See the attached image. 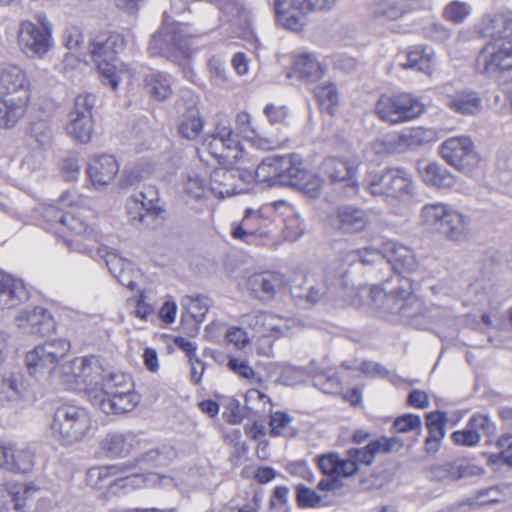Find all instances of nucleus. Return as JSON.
Listing matches in <instances>:
<instances>
[{"mask_svg":"<svg viewBox=\"0 0 512 512\" xmlns=\"http://www.w3.org/2000/svg\"><path fill=\"white\" fill-rule=\"evenodd\" d=\"M481 38H490L476 58V69L489 79H497L512 69V10L486 14L475 27Z\"/></svg>","mask_w":512,"mask_h":512,"instance_id":"nucleus-1","label":"nucleus"},{"mask_svg":"<svg viewBox=\"0 0 512 512\" xmlns=\"http://www.w3.org/2000/svg\"><path fill=\"white\" fill-rule=\"evenodd\" d=\"M31 85L18 66L0 67V128H14L24 117L31 99Z\"/></svg>","mask_w":512,"mask_h":512,"instance_id":"nucleus-2","label":"nucleus"},{"mask_svg":"<svg viewBox=\"0 0 512 512\" xmlns=\"http://www.w3.org/2000/svg\"><path fill=\"white\" fill-rule=\"evenodd\" d=\"M199 33L193 31L187 24L170 22L168 12L163 13V25L152 36L148 52L152 56H163L174 59L177 52L181 56H189L192 39L198 37Z\"/></svg>","mask_w":512,"mask_h":512,"instance_id":"nucleus-3","label":"nucleus"},{"mask_svg":"<svg viewBox=\"0 0 512 512\" xmlns=\"http://www.w3.org/2000/svg\"><path fill=\"white\" fill-rule=\"evenodd\" d=\"M421 217L427 229L440 232L452 241H464L471 227V218L467 214L443 202L423 206Z\"/></svg>","mask_w":512,"mask_h":512,"instance_id":"nucleus-4","label":"nucleus"},{"mask_svg":"<svg viewBox=\"0 0 512 512\" xmlns=\"http://www.w3.org/2000/svg\"><path fill=\"white\" fill-rule=\"evenodd\" d=\"M125 45L123 35L118 32L109 33L106 37H97L90 44V52L97 64L100 80L113 89L119 87L123 73L117 55L125 50Z\"/></svg>","mask_w":512,"mask_h":512,"instance_id":"nucleus-5","label":"nucleus"},{"mask_svg":"<svg viewBox=\"0 0 512 512\" xmlns=\"http://www.w3.org/2000/svg\"><path fill=\"white\" fill-rule=\"evenodd\" d=\"M134 384L125 373H110L99 394L93 396V404L105 414H122L133 410L139 396L133 392Z\"/></svg>","mask_w":512,"mask_h":512,"instance_id":"nucleus-6","label":"nucleus"},{"mask_svg":"<svg viewBox=\"0 0 512 512\" xmlns=\"http://www.w3.org/2000/svg\"><path fill=\"white\" fill-rule=\"evenodd\" d=\"M91 425L85 408L64 404L55 410L51 430L60 443L69 446L85 439Z\"/></svg>","mask_w":512,"mask_h":512,"instance_id":"nucleus-7","label":"nucleus"},{"mask_svg":"<svg viewBox=\"0 0 512 512\" xmlns=\"http://www.w3.org/2000/svg\"><path fill=\"white\" fill-rule=\"evenodd\" d=\"M70 344L63 338L47 341L29 350L25 355V365L31 377L49 379L55 377L60 361L68 354Z\"/></svg>","mask_w":512,"mask_h":512,"instance_id":"nucleus-8","label":"nucleus"},{"mask_svg":"<svg viewBox=\"0 0 512 512\" xmlns=\"http://www.w3.org/2000/svg\"><path fill=\"white\" fill-rule=\"evenodd\" d=\"M424 111V104L410 93L382 94L375 105L378 117L391 124L412 121Z\"/></svg>","mask_w":512,"mask_h":512,"instance_id":"nucleus-9","label":"nucleus"},{"mask_svg":"<svg viewBox=\"0 0 512 512\" xmlns=\"http://www.w3.org/2000/svg\"><path fill=\"white\" fill-rule=\"evenodd\" d=\"M337 0H274L277 21L284 27L298 31L304 25V16L313 10H329Z\"/></svg>","mask_w":512,"mask_h":512,"instance_id":"nucleus-10","label":"nucleus"},{"mask_svg":"<svg viewBox=\"0 0 512 512\" xmlns=\"http://www.w3.org/2000/svg\"><path fill=\"white\" fill-rule=\"evenodd\" d=\"M279 185H292L315 197L319 194L321 180L305 168L297 154H286L280 156Z\"/></svg>","mask_w":512,"mask_h":512,"instance_id":"nucleus-11","label":"nucleus"},{"mask_svg":"<svg viewBox=\"0 0 512 512\" xmlns=\"http://www.w3.org/2000/svg\"><path fill=\"white\" fill-rule=\"evenodd\" d=\"M372 195H384L393 199H404L413 194V178L407 169L387 168L369 182Z\"/></svg>","mask_w":512,"mask_h":512,"instance_id":"nucleus-12","label":"nucleus"},{"mask_svg":"<svg viewBox=\"0 0 512 512\" xmlns=\"http://www.w3.org/2000/svg\"><path fill=\"white\" fill-rule=\"evenodd\" d=\"M95 94L82 93L74 99L73 110L69 112L66 129L69 135L79 142H89L94 130L92 109L95 106Z\"/></svg>","mask_w":512,"mask_h":512,"instance_id":"nucleus-13","label":"nucleus"},{"mask_svg":"<svg viewBox=\"0 0 512 512\" xmlns=\"http://www.w3.org/2000/svg\"><path fill=\"white\" fill-rule=\"evenodd\" d=\"M158 201L154 188L138 192L127 199V211L133 224L155 229L162 223V210L155 204Z\"/></svg>","mask_w":512,"mask_h":512,"instance_id":"nucleus-14","label":"nucleus"},{"mask_svg":"<svg viewBox=\"0 0 512 512\" xmlns=\"http://www.w3.org/2000/svg\"><path fill=\"white\" fill-rule=\"evenodd\" d=\"M440 153L447 164L457 170L470 172L478 165L480 158L468 136H455L442 142Z\"/></svg>","mask_w":512,"mask_h":512,"instance_id":"nucleus-15","label":"nucleus"},{"mask_svg":"<svg viewBox=\"0 0 512 512\" xmlns=\"http://www.w3.org/2000/svg\"><path fill=\"white\" fill-rule=\"evenodd\" d=\"M321 171L332 184H342L345 195L358 194V163L354 160L327 157L322 162Z\"/></svg>","mask_w":512,"mask_h":512,"instance_id":"nucleus-16","label":"nucleus"},{"mask_svg":"<svg viewBox=\"0 0 512 512\" xmlns=\"http://www.w3.org/2000/svg\"><path fill=\"white\" fill-rule=\"evenodd\" d=\"M18 42L28 57L42 58L50 50L53 39L45 30H39L35 22L23 21L19 27Z\"/></svg>","mask_w":512,"mask_h":512,"instance_id":"nucleus-17","label":"nucleus"},{"mask_svg":"<svg viewBox=\"0 0 512 512\" xmlns=\"http://www.w3.org/2000/svg\"><path fill=\"white\" fill-rule=\"evenodd\" d=\"M377 256H384L386 263L392 266L396 278L401 279L402 272H411L417 267V258L413 249L396 241L383 242L379 251H371Z\"/></svg>","mask_w":512,"mask_h":512,"instance_id":"nucleus-18","label":"nucleus"},{"mask_svg":"<svg viewBox=\"0 0 512 512\" xmlns=\"http://www.w3.org/2000/svg\"><path fill=\"white\" fill-rule=\"evenodd\" d=\"M16 323L20 330L38 337L49 336L56 328L55 318L43 307L19 313Z\"/></svg>","mask_w":512,"mask_h":512,"instance_id":"nucleus-19","label":"nucleus"},{"mask_svg":"<svg viewBox=\"0 0 512 512\" xmlns=\"http://www.w3.org/2000/svg\"><path fill=\"white\" fill-rule=\"evenodd\" d=\"M93 258L103 260L110 274L124 288H138L134 279V266L130 261L119 257L116 253L108 252L107 248H97Z\"/></svg>","mask_w":512,"mask_h":512,"instance_id":"nucleus-20","label":"nucleus"},{"mask_svg":"<svg viewBox=\"0 0 512 512\" xmlns=\"http://www.w3.org/2000/svg\"><path fill=\"white\" fill-rule=\"evenodd\" d=\"M497 431V426L488 415L474 414L467 422L464 430L452 433V439L455 444L462 446H474L481 440V433L493 435Z\"/></svg>","mask_w":512,"mask_h":512,"instance_id":"nucleus-21","label":"nucleus"},{"mask_svg":"<svg viewBox=\"0 0 512 512\" xmlns=\"http://www.w3.org/2000/svg\"><path fill=\"white\" fill-rule=\"evenodd\" d=\"M35 464L34 452L29 448H16L15 445L0 442V467L14 473H29Z\"/></svg>","mask_w":512,"mask_h":512,"instance_id":"nucleus-22","label":"nucleus"},{"mask_svg":"<svg viewBox=\"0 0 512 512\" xmlns=\"http://www.w3.org/2000/svg\"><path fill=\"white\" fill-rule=\"evenodd\" d=\"M403 442L398 437H381L376 440H372L371 443L367 444L363 448H353L347 451V456L352 457L358 464L370 465L373 463L377 453H387L401 449Z\"/></svg>","mask_w":512,"mask_h":512,"instance_id":"nucleus-23","label":"nucleus"},{"mask_svg":"<svg viewBox=\"0 0 512 512\" xmlns=\"http://www.w3.org/2000/svg\"><path fill=\"white\" fill-rule=\"evenodd\" d=\"M88 177L95 188L105 187L119 172V163L110 154H101L88 164Z\"/></svg>","mask_w":512,"mask_h":512,"instance_id":"nucleus-24","label":"nucleus"},{"mask_svg":"<svg viewBox=\"0 0 512 512\" xmlns=\"http://www.w3.org/2000/svg\"><path fill=\"white\" fill-rule=\"evenodd\" d=\"M134 443V433L112 431L104 435L99 446L108 457H125L131 452Z\"/></svg>","mask_w":512,"mask_h":512,"instance_id":"nucleus-25","label":"nucleus"},{"mask_svg":"<svg viewBox=\"0 0 512 512\" xmlns=\"http://www.w3.org/2000/svg\"><path fill=\"white\" fill-rule=\"evenodd\" d=\"M243 187L235 182L234 168H218L210 175L209 191L218 197L242 194Z\"/></svg>","mask_w":512,"mask_h":512,"instance_id":"nucleus-26","label":"nucleus"},{"mask_svg":"<svg viewBox=\"0 0 512 512\" xmlns=\"http://www.w3.org/2000/svg\"><path fill=\"white\" fill-rule=\"evenodd\" d=\"M109 376L104 375V370L95 356L84 358V372L82 375L83 389L93 403V396L100 393L104 381Z\"/></svg>","mask_w":512,"mask_h":512,"instance_id":"nucleus-27","label":"nucleus"},{"mask_svg":"<svg viewBox=\"0 0 512 512\" xmlns=\"http://www.w3.org/2000/svg\"><path fill=\"white\" fill-rule=\"evenodd\" d=\"M446 106L461 115H477L482 110V99L476 91L462 90L446 98Z\"/></svg>","mask_w":512,"mask_h":512,"instance_id":"nucleus-28","label":"nucleus"},{"mask_svg":"<svg viewBox=\"0 0 512 512\" xmlns=\"http://www.w3.org/2000/svg\"><path fill=\"white\" fill-rule=\"evenodd\" d=\"M27 386L20 373L0 375V403H18L25 397Z\"/></svg>","mask_w":512,"mask_h":512,"instance_id":"nucleus-29","label":"nucleus"},{"mask_svg":"<svg viewBox=\"0 0 512 512\" xmlns=\"http://www.w3.org/2000/svg\"><path fill=\"white\" fill-rule=\"evenodd\" d=\"M338 229L343 232H358L366 227L369 218L363 208L342 205L337 208Z\"/></svg>","mask_w":512,"mask_h":512,"instance_id":"nucleus-30","label":"nucleus"},{"mask_svg":"<svg viewBox=\"0 0 512 512\" xmlns=\"http://www.w3.org/2000/svg\"><path fill=\"white\" fill-rule=\"evenodd\" d=\"M418 170L422 179L430 187L451 188L455 184V176L443 165L436 162L418 163Z\"/></svg>","mask_w":512,"mask_h":512,"instance_id":"nucleus-31","label":"nucleus"},{"mask_svg":"<svg viewBox=\"0 0 512 512\" xmlns=\"http://www.w3.org/2000/svg\"><path fill=\"white\" fill-rule=\"evenodd\" d=\"M203 130V120L200 112L194 102L190 100L187 106L179 117L178 133L188 140H194Z\"/></svg>","mask_w":512,"mask_h":512,"instance_id":"nucleus-32","label":"nucleus"},{"mask_svg":"<svg viewBox=\"0 0 512 512\" xmlns=\"http://www.w3.org/2000/svg\"><path fill=\"white\" fill-rule=\"evenodd\" d=\"M207 148L213 157L217 158L221 164H234L243 155V147L239 136L232 130L230 135L220 143L219 148L221 151H213V141H208Z\"/></svg>","mask_w":512,"mask_h":512,"instance_id":"nucleus-33","label":"nucleus"},{"mask_svg":"<svg viewBox=\"0 0 512 512\" xmlns=\"http://www.w3.org/2000/svg\"><path fill=\"white\" fill-rule=\"evenodd\" d=\"M26 491L20 485L0 484V512H24Z\"/></svg>","mask_w":512,"mask_h":512,"instance_id":"nucleus-34","label":"nucleus"},{"mask_svg":"<svg viewBox=\"0 0 512 512\" xmlns=\"http://www.w3.org/2000/svg\"><path fill=\"white\" fill-rule=\"evenodd\" d=\"M293 68L302 80L314 82L322 78L323 66L313 54H302L295 58Z\"/></svg>","mask_w":512,"mask_h":512,"instance_id":"nucleus-35","label":"nucleus"},{"mask_svg":"<svg viewBox=\"0 0 512 512\" xmlns=\"http://www.w3.org/2000/svg\"><path fill=\"white\" fill-rule=\"evenodd\" d=\"M475 467L462 464L460 462H447L436 464L430 468V478L432 480L452 479L458 480L462 477L470 476L474 473Z\"/></svg>","mask_w":512,"mask_h":512,"instance_id":"nucleus-36","label":"nucleus"},{"mask_svg":"<svg viewBox=\"0 0 512 512\" xmlns=\"http://www.w3.org/2000/svg\"><path fill=\"white\" fill-rule=\"evenodd\" d=\"M144 87L155 100L163 101L173 93L169 75L161 72H153L145 76Z\"/></svg>","mask_w":512,"mask_h":512,"instance_id":"nucleus-37","label":"nucleus"},{"mask_svg":"<svg viewBox=\"0 0 512 512\" xmlns=\"http://www.w3.org/2000/svg\"><path fill=\"white\" fill-rule=\"evenodd\" d=\"M433 64V51L426 46H415L406 54V62L401 66L406 69L422 71V73L431 74Z\"/></svg>","mask_w":512,"mask_h":512,"instance_id":"nucleus-38","label":"nucleus"},{"mask_svg":"<svg viewBox=\"0 0 512 512\" xmlns=\"http://www.w3.org/2000/svg\"><path fill=\"white\" fill-rule=\"evenodd\" d=\"M367 295L372 301H377L378 298L383 299V306L386 309L396 310L397 312L405 313V300L403 298V292L406 290H382V289H371L365 290Z\"/></svg>","mask_w":512,"mask_h":512,"instance_id":"nucleus-39","label":"nucleus"},{"mask_svg":"<svg viewBox=\"0 0 512 512\" xmlns=\"http://www.w3.org/2000/svg\"><path fill=\"white\" fill-rule=\"evenodd\" d=\"M130 467L127 464H114L113 466H102L88 469L87 479L90 485L101 488L108 483L110 477L123 474ZM109 482L108 485H111Z\"/></svg>","mask_w":512,"mask_h":512,"instance_id":"nucleus-40","label":"nucleus"},{"mask_svg":"<svg viewBox=\"0 0 512 512\" xmlns=\"http://www.w3.org/2000/svg\"><path fill=\"white\" fill-rule=\"evenodd\" d=\"M280 156H269L261 160L255 170L258 182L269 185L279 184Z\"/></svg>","mask_w":512,"mask_h":512,"instance_id":"nucleus-41","label":"nucleus"},{"mask_svg":"<svg viewBox=\"0 0 512 512\" xmlns=\"http://www.w3.org/2000/svg\"><path fill=\"white\" fill-rule=\"evenodd\" d=\"M286 284L285 277L282 273L274 271L256 272L252 273V275L248 277L249 288H284Z\"/></svg>","mask_w":512,"mask_h":512,"instance_id":"nucleus-42","label":"nucleus"},{"mask_svg":"<svg viewBox=\"0 0 512 512\" xmlns=\"http://www.w3.org/2000/svg\"><path fill=\"white\" fill-rule=\"evenodd\" d=\"M175 456L173 449L163 446L162 449H151L144 452L137 458V464L141 468L146 469L149 467H163L167 465Z\"/></svg>","mask_w":512,"mask_h":512,"instance_id":"nucleus-43","label":"nucleus"},{"mask_svg":"<svg viewBox=\"0 0 512 512\" xmlns=\"http://www.w3.org/2000/svg\"><path fill=\"white\" fill-rule=\"evenodd\" d=\"M29 141H33L35 147L47 148L51 145L53 134L50 124L46 120H36L29 123Z\"/></svg>","mask_w":512,"mask_h":512,"instance_id":"nucleus-44","label":"nucleus"},{"mask_svg":"<svg viewBox=\"0 0 512 512\" xmlns=\"http://www.w3.org/2000/svg\"><path fill=\"white\" fill-rule=\"evenodd\" d=\"M260 218L261 214L259 211H255L253 208H247L240 224L232 226V237L244 242H249V238L253 237L256 233L252 221L259 220Z\"/></svg>","mask_w":512,"mask_h":512,"instance_id":"nucleus-45","label":"nucleus"},{"mask_svg":"<svg viewBox=\"0 0 512 512\" xmlns=\"http://www.w3.org/2000/svg\"><path fill=\"white\" fill-rule=\"evenodd\" d=\"M314 94L321 109L326 111L329 115H333L338 103L336 86L333 85L332 82H328L326 85L315 87Z\"/></svg>","mask_w":512,"mask_h":512,"instance_id":"nucleus-46","label":"nucleus"},{"mask_svg":"<svg viewBox=\"0 0 512 512\" xmlns=\"http://www.w3.org/2000/svg\"><path fill=\"white\" fill-rule=\"evenodd\" d=\"M213 3L224 14L228 22L239 23L247 19L241 0H205Z\"/></svg>","mask_w":512,"mask_h":512,"instance_id":"nucleus-47","label":"nucleus"},{"mask_svg":"<svg viewBox=\"0 0 512 512\" xmlns=\"http://www.w3.org/2000/svg\"><path fill=\"white\" fill-rule=\"evenodd\" d=\"M433 139V129L423 127L407 129L399 136V140L409 148L426 145V143L433 141Z\"/></svg>","mask_w":512,"mask_h":512,"instance_id":"nucleus-48","label":"nucleus"},{"mask_svg":"<svg viewBox=\"0 0 512 512\" xmlns=\"http://www.w3.org/2000/svg\"><path fill=\"white\" fill-rule=\"evenodd\" d=\"M372 14L380 20H397L403 16L404 9L395 0H377L372 7Z\"/></svg>","mask_w":512,"mask_h":512,"instance_id":"nucleus-49","label":"nucleus"},{"mask_svg":"<svg viewBox=\"0 0 512 512\" xmlns=\"http://www.w3.org/2000/svg\"><path fill=\"white\" fill-rule=\"evenodd\" d=\"M499 271L500 266L498 262L492 257H486L481 262L479 276L476 277L474 283H470V286L479 285L480 288H486L487 284L497 277Z\"/></svg>","mask_w":512,"mask_h":512,"instance_id":"nucleus-50","label":"nucleus"},{"mask_svg":"<svg viewBox=\"0 0 512 512\" xmlns=\"http://www.w3.org/2000/svg\"><path fill=\"white\" fill-rule=\"evenodd\" d=\"M471 4L461 1H452L445 5L443 18L453 23H462L471 14Z\"/></svg>","mask_w":512,"mask_h":512,"instance_id":"nucleus-51","label":"nucleus"},{"mask_svg":"<svg viewBox=\"0 0 512 512\" xmlns=\"http://www.w3.org/2000/svg\"><path fill=\"white\" fill-rule=\"evenodd\" d=\"M291 297L298 308H312L323 298V290H290Z\"/></svg>","mask_w":512,"mask_h":512,"instance_id":"nucleus-52","label":"nucleus"},{"mask_svg":"<svg viewBox=\"0 0 512 512\" xmlns=\"http://www.w3.org/2000/svg\"><path fill=\"white\" fill-rule=\"evenodd\" d=\"M29 298V290L0 289V309L15 308Z\"/></svg>","mask_w":512,"mask_h":512,"instance_id":"nucleus-53","label":"nucleus"},{"mask_svg":"<svg viewBox=\"0 0 512 512\" xmlns=\"http://www.w3.org/2000/svg\"><path fill=\"white\" fill-rule=\"evenodd\" d=\"M184 192L191 195L193 199H201L209 191V184L205 178L193 172L188 175L183 184Z\"/></svg>","mask_w":512,"mask_h":512,"instance_id":"nucleus-54","label":"nucleus"},{"mask_svg":"<svg viewBox=\"0 0 512 512\" xmlns=\"http://www.w3.org/2000/svg\"><path fill=\"white\" fill-rule=\"evenodd\" d=\"M210 306V298L202 294L188 297V302L186 303L188 313L197 321L203 320Z\"/></svg>","mask_w":512,"mask_h":512,"instance_id":"nucleus-55","label":"nucleus"},{"mask_svg":"<svg viewBox=\"0 0 512 512\" xmlns=\"http://www.w3.org/2000/svg\"><path fill=\"white\" fill-rule=\"evenodd\" d=\"M295 491L299 507H318L322 504L323 498L312 488L299 484L295 487Z\"/></svg>","mask_w":512,"mask_h":512,"instance_id":"nucleus-56","label":"nucleus"},{"mask_svg":"<svg viewBox=\"0 0 512 512\" xmlns=\"http://www.w3.org/2000/svg\"><path fill=\"white\" fill-rule=\"evenodd\" d=\"M313 385L324 393H337L341 390L340 380L336 373H317L313 377Z\"/></svg>","mask_w":512,"mask_h":512,"instance_id":"nucleus-57","label":"nucleus"},{"mask_svg":"<svg viewBox=\"0 0 512 512\" xmlns=\"http://www.w3.org/2000/svg\"><path fill=\"white\" fill-rule=\"evenodd\" d=\"M422 425L423 422L419 415L404 414L394 420L392 427L397 433H407L421 428Z\"/></svg>","mask_w":512,"mask_h":512,"instance_id":"nucleus-58","label":"nucleus"},{"mask_svg":"<svg viewBox=\"0 0 512 512\" xmlns=\"http://www.w3.org/2000/svg\"><path fill=\"white\" fill-rule=\"evenodd\" d=\"M128 302L133 303V315L139 319L147 320L149 315L154 314V305L147 301V296L144 291H141L133 299H129Z\"/></svg>","mask_w":512,"mask_h":512,"instance_id":"nucleus-59","label":"nucleus"},{"mask_svg":"<svg viewBox=\"0 0 512 512\" xmlns=\"http://www.w3.org/2000/svg\"><path fill=\"white\" fill-rule=\"evenodd\" d=\"M54 373V378H57L60 383H62L66 389L75 390V378H74V365L73 361L64 362L61 364L59 362Z\"/></svg>","mask_w":512,"mask_h":512,"instance_id":"nucleus-60","label":"nucleus"},{"mask_svg":"<svg viewBox=\"0 0 512 512\" xmlns=\"http://www.w3.org/2000/svg\"><path fill=\"white\" fill-rule=\"evenodd\" d=\"M446 414L443 412H432L426 415V427L428 434H433V437H444Z\"/></svg>","mask_w":512,"mask_h":512,"instance_id":"nucleus-61","label":"nucleus"},{"mask_svg":"<svg viewBox=\"0 0 512 512\" xmlns=\"http://www.w3.org/2000/svg\"><path fill=\"white\" fill-rule=\"evenodd\" d=\"M339 463L340 457L335 452L317 457V465L324 475L338 476Z\"/></svg>","mask_w":512,"mask_h":512,"instance_id":"nucleus-62","label":"nucleus"},{"mask_svg":"<svg viewBox=\"0 0 512 512\" xmlns=\"http://www.w3.org/2000/svg\"><path fill=\"white\" fill-rule=\"evenodd\" d=\"M306 226L298 213H292L285 219V232L291 241L303 236Z\"/></svg>","mask_w":512,"mask_h":512,"instance_id":"nucleus-63","label":"nucleus"},{"mask_svg":"<svg viewBox=\"0 0 512 512\" xmlns=\"http://www.w3.org/2000/svg\"><path fill=\"white\" fill-rule=\"evenodd\" d=\"M250 133V140L252 141L253 146L258 149H262L263 151L278 148L281 146L282 142L287 140V138H265L257 128H251Z\"/></svg>","mask_w":512,"mask_h":512,"instance_id":"nucleus-64","label":"nucleus"}]
</instances>
